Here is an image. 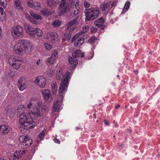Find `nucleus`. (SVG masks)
Here are the masks:
<instances>
[{"label": "nucleus", "instance_id": "1", "mask_svg": "<svg viewBox=\"0 0 160 160\" xmlns=\"http://www.w3.org/2000/svg\"><path fill=\"white\" fill-rule=\"evenodd\" d=\"M39 101L37 99L31 100V102L27 106L28 110L25 112L26 107L23 105H20L18 106L17 112L20 117L19 123L20 125V130L22 129L27 130L33 128L35 126V122L33 120L34 118L35 119L41 115V110L38 108H35V107L39 106Z\"/></svg>", "mask_w": 160, "mask_h": 160}, {"label": "nucleus", "instance_id": "2", "mask_svg": "<svg viewBox=\"0 0 160 160\" xmlns=\"http://www.w3.org/2000/svg\"><path fill=\"white\" fill-rule=\"evenodd\" d=\"M68 87L67 80H63L59 87V93L60 97L56 98L54 101L52 112V115H55L56 112H59L62 108V103L64 95L67 92Z\"/></svg>", "mask_w": 160, "mask_h": 160}, {"label": "nucleus", "instance_id": "3", "mask_svg": "<svg viewBox=\"0 0 160 160\" xmlns=\"http://www.w3.org/2000/svg\"><path fill=\"white\" fill-rule=\"evenodd\" d=\"M24 28L27 32L33 38H35L36 35L41 37L43 34L41 29L38 28H34L28 24H25Z\"/></svg>", "mask_w": 160, "mask_h": 160}, {"label": "nucleus", "instance_id": "4", "mask_svg": "<svg viewBox=\"0 0 160 160\" xmlns=\"http://www.w3.org/2000/svg\"><path fill=\"white\" fill-rule=\"evenodd\" d=\"M23 32V28L20 26L13 27L11 30L12 36L16 38H20L23 37L24 36Z\"/></svg>", "mask_w": 160, "mask_h": 160}, {"label": "nucleus", "instance_id": "5", "mask_svg": "<svg viewBox=\"0 0 160 160\" xmlns=\"http://www.w3.org/2000/svg\"><path fill=\"white\" fill-rule=\"evenodd\" d=\"M71 74L68 71L66 72L64 75H62V72L61 69L60 67H58L56 75V78L58 80L60 79L62 77V81L61 82V85L62 81L63 80H67L68 82V85L69 83V80L71 78Z\"/></svg>", "mask_w": 160, "mask_h": 160}, {"label": "nucleus", "instance_id": "6", "mask_svg": "<svg viewBox=\"0 0 160 160\" xmlns=\"http://www.w3.org/2000/svg\"><path fill=\"white\" fill-rule=\"evenodd\" d=\"M19 140L21 142L22 148H26L30 146L33 142L32 139L30 138L29 135L21 136Z\"/></svg>", "mask_w": 160, "mask_h": 160}, {"label": "nucleus", "instance_id": "7", "mask_svg": "<svg viewBox=\"0 0 160 160\" xmlns=\"http://www.w3.org/2000/svg\"><path fill=\"white\" fill-rule=\"evenodd\" d=\"M19 42L23 46V50L25 53L28 54L32 52L33 44L30 42L25 39L20 40Z\"/></svg>", "mask_w": 160, "mask_h": 160}, {"label": "nucleus", "instance_id": "8", "mask_svg": "<svg viewBox=\"0 0 160 160\" xmlns=\"http://www.w3.org/2000/svg\"><path fill=\"white\" fill-rule=\"evenodd\" d=\"M10 64L14 69L18 70L19 69L21 65V61L17 58L14 57H11L9 60Z\"/></svg>", "mask_w": 160, "mask_h": 160}, {"label": "nucleus", "instance_id": "9", "mask_svg": "<svg viewBox=\"0 0 160 160\" xmlns=\"http://www.w3.org/2000/svg\"><path fill=\"white\" fill-rule=\"evenodd\" d=\"M61 13L68 12L70 10L69 4L65 0H62L59 7Z\"/></svg>", "mask_w": 160, "mask_h": 160}, {"label": "nucleus", "instance_id": "10", "mask_svg": "<svg viewBox=\"0 0 160 160\" xmlns=\"http://www.w3.org/2000/svg\"><path fill=\"white\" fill-rule=\"evenodd\" d=\"M34 82L41 88H44L46 85V80L42 76H39L36 78Z\"/></svg>", "mask_w": 160, "mask_h": 160}, {"label": "nucleus", "instance_id": "11", "mask_svg": "<svg viewBox=\"0 0 160 160\" xmlns=\"http://www.w3.org/2000/svg\"><path fill=\"white\" fill-rule=\"evenodd\" d=\"M58 57V53L56 50H54L52 55L48 58L47 60V62L50 64H54L56 61Z\"/></svg>", "mask_w": 160, "mask_h": 160}, {"label": "nucleus", "instance_id": "12", "mask_svg": "<svg viewBox=\"0 0 160 160\" xmlns=\"http://www.w3.org/2000/svg\"><path fill=\"white\" fill-rule=\"evenodd\" d=\"M27 83L22 78H19L18 80V86L21 91H22L27 88Z\"/></svg>", "mask_w": 160, "mask_h": 160}, {"label": "nucleus", "instance_id": "13", "mask_svg": "<svg viewBox=\"0 0 160 160\" xmlns=\"http://www.w3.org/2000/svg\"><path fill=\"white\" fill-rule=\"evenodd\" d=\"M22 45L21 42H19V40L16 43L15 45L14 48L13 50L15 53L17 54H20L21 53L22 51H23L22 48Z\"/></svg>", "mask_w": 160, "mask_h": 160}, {"label": "nucleus", "instance_id": "14", "mask_svg": "<svg viewBox=\"0 0 160 160\" xmlns=\"http://www.w3.org/2000/svg\"><path fill=\"white\" fill-rule=\"evenodd\" d=\"M100 8L102 12L105 14H107L111 8L110 2H108L102 4Z\"/></svg>", "mask_w": 160, "mask_h": 160}, {"label": "nucleus", "instance_id": "15", "mask_svg": "<svg viewBox=\"0 0 160 160\" xmlns=\"http://www.w3.org/2000/svg\"><path fill=\"white\" fill-rule=\"evenodd\" d=\"M42 92L46 101H50L52 98V94L49 90L48 89L44 90L42 91Z\"/></svg>", "mask_w": 160, "mask_h": 160}, {"label": "nucleus", "instance_id": "16", "mask_svg": "<svg viewBox=\"0 0 160 160\" xmlns=\"http://www.w3.org/2000/svg\"><path fill=\"white\" fill-rule=\"evenodd\" d=\"M69 63L71 64L70 68L72 69H75L78 64L77 59L76 58L71 57H69Z\"/></svg>", "mask_w": 160, "mask_h": 160}, {"label": "nucleus", "instance_id": "17", "mask_svg": "<svg viewBox=\"0 0 160 160\" xmlns=\"http://www.w3.org/2000/svg\"><path fill=\"white\" fill-rule=\"evenodd\" d=\"M92 9H85L84 13H85V20L87 21H91V19L89 18L91 17V13Z\"/></svg>", "mask_w": 160, "mask_h": 160}, {"label": "nucleus", "instance_id": "18", "mask_svg": "<svg viewBox=\"0 0 160 160\" xmlns=\"http://www.w3.org/2000/svg\"><path fill=\"white\" fill-rule=\"evenodd\" d=\"M92 11L91 13V17L89 18L91 19V20H93L97 18L99 14L98 10L97 9L92 8Z\"/></svg>", "mask_w": 160, "mask_h": 160}, {"label": "nucleus", "instance_id": "19", "mask_svg": "<svg viewBox=\"0 0 160 160\" xmlns=\"http://www.w3.org/2000/svg\"><path fill=\"white\" fill-rule=\"evenodd\" d=\"M9 132L8 127L5 125L0 126V134H6Z\"/></svg>", "mask_w": 160, "mask_h": 160}, {"label": "nucleus", "instance_id": "20", "mask_svg": "<svg viewBox=\"0 0 160 160\" xmlns=\"http://www.w3.org/2000/svg\"><path fill=\"white\" fill-rule=\"evenodd\" d=\"M7 1L6 0H0V11L1 12V14L3 15V12L2 11L3 10L7 5Z\"/></svg>", "mask_w": 160, "mask_h": 160}, {"label": "nucleus", "instance_id": "21", "mask_svg": "<svg viewBox=\"0 0 160 160\" xmlns=\"http://www.w3.org/2000/svg\"><path fill=\"white\" fill-rule=\"evenodd\" d=\"M104 22V20L102 18L97 19L94 22L95 25L99 28L102 26Z\"/></svg>", "mask_w": 160, "mask_h": 160}, {"label": "nucleus", "instance_id": "22", "mask_svg": "<svg viewBox=\"0 0 160 160\" xmlns=\"http://www.w3.org/2000/svg\"><path fill=\"white\" fill-rule=\"evenodd\" d=\"M22 155V152L21 151H16L13 154V160L18 159L21 158Z\"/></svg>", "mask_w": 160, "mask_h": 160}, {"label": "nucleus", "instance_id": "23", "mask_svg": "<svg viewBox=\"0 0 160 160\" xmlns=\"http://www.w3.org/2000/svg\"><path fill=\"white\" fill-rule=\"evenodd\" d=\"M14 1L17 8L20 10L22 11L23 8L20 1L19 0H14Z\"/></svg>", "mask_w": 160, "mask_h": 160}, {"label": "nucleus", "instance_id": "24", "mask_svg": "<svg viewBox=\"0 0 160 160\" xmlns=\"http://www.w3.org/2000/svg\"><path fill=\"white\" fill-rule=\"evenodd\" d=\"M84 42V40L82 38L80 37L79 38L77 41H75L74 44V46L75 47L78 45H81Z\"/></svg>", "mask_w": 160, "mask_h": 160}, {"label": "nucleus", "instance_id": "25", "mask_svg": "<svg viewBox=\"0 0 160 160\" xmlns=\"http://www.w3.org/2000/svg\"><path fill=\"white\" fill-rule=\"evenodd\" d=\"M49 39L52 43H54L57 39V35L54 33H51L49 34Z\"/></svg>", "mask_w": 160, "mask_h": 160}, {"label": "nucleus", "instance_id": "26", "mask_svg": "<svg viewBox=\"0 0 160 160\" xmlns=\"http://www.w3.org/2000/svg\"><path fill=\"white\" fill-rule=\"evenodd\" d=\"M72 10L71 14L77 15L79 11V6H77V7H72Z\"/></svg>", "mask_w": 160, "mask_h": 160}, {"label": "nucleus", "instance_id": "27", "mask_svg": "<svg viewBox=\"0 0 160 160\" xmlns=\"http://www.w3.org/2000/svg\"><path fill=\"white\" fill-rule=\"evenodd\" d=\"M78 18L79 17L77 16L75 18L69 22L67 24V26L68 27H71L73 25L78 24Z\"/></svg>", "mask_w": 160, "mask_h": 160}, {"label": "nucleus", "instance_id": "28", "mask_svg": "<svg viewBox=\"0 0 160 160\" xmlns=\"http://www.w3.org/2000/svg\"><path fill=\"white\" fill-rule=\"evenodd\" d=\"M45 132L46 130H44L39 133L37 138L36 141L37 142H39L43 139Z\"/></svg>", "mask_w": 160, "mask_h": 160}, {"label": "nucleus", "instance_id": "29", "mask_svg": "<svg viewBox=\"0 0 160 160\" xmlns=\"http://www.w3.org/2000/svg\"><path fill=\"white\" fill-rule=\"evenodd\" d=\"M81 55V51L79 50H75L74 52H72V56L73 58H77L80 56Z\"/></svg>", "mask_w": 160, "mask_h": 160}, {"label": "nucleus", "instance_id": "30", "mask_svg": "<svg viewBox=\"0 0 160 160\" xmlns=\"http://www.w3.org/2000/svg\"><path fill=\"white\" fill-rule=\"evenodd\" d=\"M78 0H72L70 2V5L72 7H77V6H78Z\"/></svg>", "mask_w": 160, "mask_h": 160}, {"label": "nucleus", "instance_id": "31", "mask_svg": "<svg viewBox=\"0 0 160 160\" xmlns=\"http://www.w3.org/2000/svg\"><path fill=\"white\" fill-rule=\"evenodd\" d=\"M30 13L31 16L34 18V19L37 20L42 19L41 17L39 15L36 14L32 12H30Z\"/></svg>", "mask_w": 160, "mask_h": 160}, {"label": "nucleus", "instance_id": "32", "mask_svg": "<svg viewBox=\"0 0 160 160\" xmlns=\"http://www.w3.org/2000/svg\"><path fill=\"white\" fill-rule=\"evenodd\" d=\"M97 40V38L94 36H93L91 37V38L89 39L88 40V42L91 44H92L95 43Z\"/></svg>", "mask_w": 160, "mask_h": 160}, {"label": "nucleus", "instance_id": "33", "mask_svg": "<svg viewBox=\"0 0 160 160\" xmlns=\"http://www.w3.org/2000/svg\"><path fill=\"white\" fill-rule=\"evenodd\" d=\"M41 8V4L39 2H34L33 8H35L36 10H38Z\"/></svg>", "mask_w": 160, "mask_h": 160}, {"label": "nucleus", "instance_id": "34", "mask_svg": "<svg viewBox=\"0 0 160 160\" xmlns=\"http://www.w3.org/2000/svg\"><path fill=\"white\" fill-rule=\"evenodd\" d=\"M61 24V22L58 20H56L53 21L52 23V25L54 27H57L59 26Z\"/></svg>", "mask_w": 160, "mask_h": 160}, {"label": "nucleus", "instance_id": "35", "mask_svg": "<svg viewBox=\"0 0 160 160\" xmlns=\"http://www.w3.org/2000/svg\"><path fill=\"white\" fill-rule=\"evenodd\" d=\"M41 12L44 16H49L50 14V12L47 9L42 10L41 11Z\"/></svg>", "mask_w": 160, "mask_h": 160}, {"label": "nucleus", "instance_id": "36", "mask_svg": "<svg viewBox=\"0 0 160 160\" xmlns=\"http://www.w3.org/2000/svg\"><path fill=\"white\" fill-rule=\"evenodd\" d=\"M26 16L27 18L29 19L30 22L34 24H37L38 23L33 18H32L30 16H28L26 14Z\"/></svg>", "mask_w": 160, "mask_h": 160}, {"label": "nucleus", "instance_id": "37", "mask_svg": "<svg viewBox=\"0 0 160 160\" xmlns=\"http://www.w3.org/2000/svg\"><path fill=\"white\" fill-rule=\"evenodd\" d=\"M44 45L45 48L48 51L50 50L52 48V46L49 43H45Z\"/></svg>", "mask_w": 160, "mask_h": 160}, {"label": "nucleus", "instance_id": "38", "mask_svg": "<svg viewBox=\"0 0 160 160\" xmlns=\"http://www.w3.org/2000/svg\"><path fill=\"white\" fill-rule=\"evenodd\" d=\"M130 5V2L129 1H127L124 5L125 9L127 11L129 9Z\"/></svg>", "mask_w": 160, "mask_h": 160}, {"label": "nucleus", "instance_id": "39", "mask_svg": "<svg viewBox=\"0 0 160 160\" xmlns=\"http://www.w3.org/2000/svg\"><path fill=\"white\" fill-rule=\"evenodd\" d=\"M89 29V27L88 26H85L83 27V30L82 32L83 33H85L87 32Z\"/></svg>", "mask_w": 160, "mask_h": 160}, {"label": "nucleus", "instance_id": "40", "mask_svg": "<svg viewBox=\"0 0 160 160\" xmlns=\"http://www.w3.org/2000/svg\"><path fill=\"white\" fill-rule=\"evenodd\" d=\"M33 3L32 0H30L28 2V5L29 7L33 8Z\"/></svg>", "mask_w": 160, "mask_h": 160}, {"label": "nucleus", "instance_id": "41", "mask_svg": "<svg viewBox=\"0 0 160 160\" xmlns=\"http://www.w3.org/2000/svg\"><path fill=\"white\" fill-rule=\"evenodd\" d=\"M79 35L77 34L75 35L74 37H73L72 39V40L73 42H75V41L77 40V38L78 37Z\"/></svg>", "mask_w": 160, "mask_h": 160}, {"label": "nucleus", "instance_id": "42", "mask_svg": "<svg viewBox=\"0 0 160 160\" xmlns=\"http://www.w3.org/2000/svg\"><path fill=\"white\" fill-rule=\"evenodd\" d=\"M97 28L95 27H92L91 28V32H92L95 33L97 31Z\"/></svg>", "mask_w": 160, "mask_h": 160}, {"label": "nucleus", "instance_id": "43", "mask_svg": "<svg viewBox=\"0 0 160 160\" xmlns=\"http://www.w3.org/2000/svg\"><path fill=\"white\" fill-rule=\"evenodd\" d=\"M47 3L48 5L50 7H52L53 5V3L51 0L47 1Z\"/></svg>", "mask_w": 160, "mask_h": 160}, {"label": "nucleus", "instance_id": "44", "mask_svg": "<svg viewBox=\"0 0 160 160\" xmlns=\"http://www.w3.org/2000/svg\"><path fill=\"white\" fill-rule=\"evenodd\" d=\"M84 5L85 8H88L90 6V4L86 1H84Z\"/></svg>", "mask_w": 160, "mask_h": 160}, {"label": "nucleus", "instance_id": "45", "mask_svg": "<svg viewBox=\"0 0 160 160\" xmlns=\"http://www.w3.org/2000/svg\"><path fill=\"white\" fill-rule=\"evenodd\" d=\"M57 135H56L55 137L54 138V139H53V140L55 143L59 144L60 143V141H59L58 139L57 138Z\"/></svg>", "mask_w": 160, "mask_h": 160}, {"label": "nucleus", "instance_id": "46", "mask_svg": "<svg viewBox=\"0 0 160 160\" xmlns=\"http://www.w3.org/2000/svg\"><path fill=\"white\" fill-rule=\"evenodd\" d=\"M71 34L70 33H69L66 36V38L67 39L69 40L71 38Z\"/></svg>", "mask_w": 160, "mask_h": 160}, {"label": "nucleus", "instance_id": "47", "mask_svg": "<svg viewBox=\"0 0 160 160\" xmlns=\"http://www.w3.org/2000/svg\"><path fill=\"white\" fill-rule=\"evenodd\" d=\"M116 5V3L115 2L112 3L111 4H110L111 8L113 6H115Z\"/></svg>", "mask_w": 160, "mask_h": 160}, {"label": "nucleus", "instance_id": "48", "mask_svg": "<svg viewBox=\"0 0 160 160\" xmlns=\"http://www.w3.org/2000/svg\"><path fill=\"white\" fill-rule=\"evenodd\" d=\"M104 122L105 124L106 125H108L109 124V123H108V121L106 120H104Z\"/></svg>", "mask_w": 160, "mask_h": 160}, {"label": "nucleus", "instance_id": "49", "mask_svg": "<svg viewBox=\"0 0 160 160\" xmlns=\"http://www.w3.org/2000/svg\"><path fill=\"white\" fill-rule=\"evenodd\" d=\"M40 59H39L37 61L36 63L38 65H39L40 64Z\"/></svg>", "mask_w": 160, "mask_h": 160}, {"label": "nucleus", "instance_id": "50", "mask_svg": "<svg viewBox=\"0 0 160 160\" xmlns=\"http://www.w3.org/2000/svg\"><path fill=\"white\" fill-rule=\"evenodd\" d=\"M120 105H119V104H118L117 105H116L115 106V108L116 109H118V108H120Z\"/></svg>", "mask_w": 160, "mask_h": 160}, {"label": "nucleus", "instance_id": "51", "mask_svg": "<svg viewBox=\"0 0 160 160\" xmlns=\"http://www.w3.org/2000/svg\"><path fill=\"white\" fill-rule=\"evenodd\" d=\"M84 56V53L83 52H82L81 54V57L83 58Z\"/></svg>", "mask_w": 160, "mask_h": 160}, {"label": "nucleus", "instance_id": "52", "mask_svg": "<svg viewBox=\"0 0 160 160\" xmlns=\"http://www.w3.org/2000/svg\"><path fill=\"white\" fill-rule=\"evenodd\" d=\"M134 72L136 74H138V71L137 70H135L134 71Z\"/></svg>", "mask_w": 160, "mask_h": 160}, {"label": "nucleus", "instance_id": "53", "mask_svg": "<svg viewBox=\"0 0 160 160\" xmlns=\"http://www.w3.org/2000/svg\"><path fill=\"white\" fill-rule=\"evenodd\" d=\"M93 117L94 118H96V114L94 113L93 114Z\"/></svg>", "mask_w": 160, "mask_h": 160}, {"label": "nucleus", "instance_id": "54", "mask_svg": "<svg viewBox=\"0 0 160 160\" xmlns=\"http://www.w3.org/2000/svg\"><path fill=\"white\" fill-rule=\"evenodd\" d=\"M76 128L77 130H78V129H80L81 128L80 127H79H79L77 126L76 127Z\"/></svg>", "mask_w": 160, "mask_h": 160}, {"label": "nucleus", "instance_id": "55", "mask_svg": "<svg viewBox=\"0 0 160 160\" xmlns=\"http://www.w3.org/2000/svg\"><path fill=\"white\" fill-rule=\"evenodd\" d=\"M0 160H6V159H5L3 158H0Z\"/></svg>", "mask_w": 160, "mask_h": 160}, {"label": "nucleus", "instance_id": "56", "mask_svg": "<svg viewBox=\"0 0 160 160\" xmlns=\"http://www.w3.org/2000/svg\"><path fill=\"white\" fill-rule=\"evenodd\" d=\"M117 77L118 78H119V75H117Z\"/></svg>", "mask_w": 160, "mask_h": 160}, {"label": "nucleus", "instance_id": "57", "mask_svg": "<svg viewBox=\"0 0 160 160\" xmlns=\"http://www.w3.org/2000/svg\"><path fill=\"white\" fill-rule=\"evenodd\" d=\"M69 2H70V1H71V0H69Z\"/></svg>", "mask_w": 160, "mask_h": 160}]
</instances>
